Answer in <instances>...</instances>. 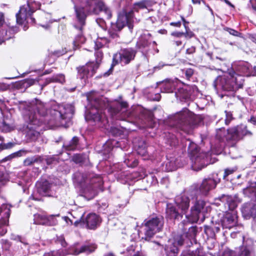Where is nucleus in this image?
<instances>
[{
	"instance_id": "5",
	"label": "nucleus",
	"mask_w": 256,
	"mask_h": 256,
	"mask_svg": "<svg viewBox=\"0 0 256 256\" xmlns=\"http://www.w3.org/2000/svg\"><path fill=\"white\" fill-rule=\"evenodd\" d=\"M76 180L81 185L84 196L88 199L94 198L102 190L103 182L102 177L92 172H78L74 174Z\"/></svg>"
},
{
	"instance_id": "9",
	"label": "nucleus",
	"mask_w": 256,
	"mask_h": 256,
	"mask_svg": "<svg viewBox=\"0 0 256 256\" xmlns=\"http://www.w3.org/2000/svg\"><path fill=\"white\" fill-rule=\"evenodd\" d=\"M244 78L237 74L234 75L231 72L217 77L214 82L216 89H221L226 92H235L243 87Z\"/></svg>"
},
{
	"instance_id": "13",
	"label": "nucleus",
	"mask_w": 256,
	"mask_h": 256,
	"mask_svg": "<svg viewBox=\"0 0 256 256\" xmlns=\"http://www.w3.org/2000/svg\"><path fill=\"white\" fill-rule=\"evenodd\" d=\"M40 4L39 2L34 0H28L26 4L20 8L18 13L16 14V22L19 24H22L26 20L28 22V18L30 22L34 23L35 19L32 17V14L37 9L40 8Z\"/></svg>"
},
{
	"instance_id": "47",
	"label": "nucleus",
	"mask_w": 256,
	"mask_h": 256,
	"mask_svg": "<svg viewBox=\"0 0 256 256\" xmlns=\"http://www.w3.org/2000/svg\"><path fill=\"white\" fill-rule=\"evenodd\" d=\"M95 56L96 62H94V63L96 64H98V66L103 58V53L102 51L100 50L96 49Z\"/></svg>"
},
{
	"instance_id": "31",
	"label": "nucleus",
	"mask_w": 256,
	"mask_h": 256,
	"mask_svg": "<svg viewBox=\"0 0 256 256\" xmlns=\"http://www.w3.org/2000/svg\"><path fill=\"white\" fill-rule=\"evenodd\" d=\"M78 138L77 136H74L69 142H65L63 146L67 151L74 150L78 148Z\"/></svg>"
},
{
	"instance_id": "3",
	"label": "nucleus",
	"mask_w": 256,
	"mask_h": 256,
	"mask_svg": "<svg viewBox=\"0 0 256 256\" xmlns=\"http://www.w3.org/2000/svg\"><path fill=\"white\" fill-rule=\"evenodd\" d=\"M76 13L74 27L82 32L86 24V12L90 14H98L102 12L105 14L106 19H110L112 17V12L102 0H86L85 7L74 6Z\"/></svg>"
},
{
	"instance_id": "14",
	"label": "nucleus",
	"mask_w": 256,
	"mask_h": 256,
	"mask_svg": "<svg viewBox=\"0 0 256 256\" xmlns=\"http://www.w3.org/2000/svg\"><path fill=\"white\" fill-rule=\"evenodd\" d=\"M30 114V112L28 111L24 114V118L25 122L28 123L26 131L28 138L32 140H35L40 134L36 128L43 123V121L37 118L34 119V116L31 118Z\"/></svg>"
},
{
	"instance_id": "10",
	"label": "nucleus",
	"mask_w": 256,
	"mask_h": 256,
	"mask_svg": "<svg viewBox=\"0 0 256 256\" xmlns=\"http://www.w3.org/2000/svg\"><path fill=\"white\" fill-rule=\"evenodd\" d=\"M125 116L128 118H132L142 124V128L152 127L154 115L152 112L140 106H133L126 112Z\"/></svg>"
},
{
	"instance_id": "64",
	"label": "nucleus",
	"mask_w": 256,
	"mask_h": 256,
	"mask_svg": "<svg viewBox=\"0 0 256 256\" xmlns=\"http://www.w3.org/2000/svg\"><path fill=\"white\" fill-rule=\"evenodd\" d=\"M256 76V66H254V68H252V66H250V76Z\"/></svg>"
},
{
	"instance_id": "24",
	"label": "nucleus",
	"mask_w": 256,
	"mask_h": 256,
	"mask_svg": "<svg viewBox=\"0 0 256 256\" xmlns=\"http://www.w3.org/2000/svg\"><path fill=\"white\" fill-rule=\"evenodd\" d=\"M220 222L223 228L230 229L236 225V216L234 214L226 213L221 219Z\"/></svg>"
},
{
	"instance_id": "22",
	"label": "nucleus",
	"mask_w": 256,
	"mask_h": 256,
	"mask_svg": "<svg viewBox=\"0 0 256 256\" xmlns=\"http://www.w3.org/2000/svg\"><path fill=\"white\" fill-rule=\"evenodd\" d=\"M176 206L180 210L182 214H186L190 207V200L185 194L176 196L174 200Z\"/></svg>"
},
{
	"instance_id": "55",
	"label": "nucleus",
	"mask_w": 256,
	"mask_h": 256,
	"mask_svg": "<svg viewBox=\"0 0 256 256\" xmlns=\"http://www.w3.org/2000/svg\"><path fill=\"white\" fill-rule=\"evenodd\" d=\"M120 30L112 29V24L111 27L108 30V32H109L110 36L111 38H115L118 36L117 32H119Z\"/></svg>"
},
{
	"instance_id": "17",
	"label": "nucleus",
	"mask_w": 256,
	"mask_h": 256,
	"mask_svg": "<svg viewBox=\"0 0 256 256\" xmlns=\"http://www.w3.org/2000/svg\"><path fill=\"white\" fill-rule=\"evenodd\" d=\"M98 68V64L94 62H90L85 66H78L76 68L77 78L82 80V83L86 84L88 79L94 75Z\"/></svg>"
},
{
	"instance_id": "51",
	"label": "nucleus",
	"mask_w": 256,
	"mask_h": 256,
	"mask_svg": "<svg viewBox=\"0 0 256 256\" xmlns=\"http://www.w3.org/2000/svg\"><path fill=\"white\" fill-rule=\"evenodd\" d=\"M1 130L2 131L4 132H8L12 130V128L9 124H6L5 122H4L1 126Z\"/></svg>"
},
{
	"instance_id": "63",
	"label": "nucleus",
	"mask_w": 256,
	"mask_h": 256,
	"mask_svg": "<svg viewBox=\"0 0 256 256\" xmlns=\"http://www.w3.org/2000/svg\"><path fill=\"white\" fill-rule=\"evenodd\" d=\"M171 35L176 38H180L183 36L184 32H174L171 34Z\"/></svg>"
},
{
	"instance_id": "37",
	"label": "nucleus",
	"mask_w": 256,
	"mask_h": 256,
	"mask_svg": "<svg viewBox=\"0 0 256 256\" xmlns=\"http://www.w3.org/2000/svg\"><path fill=\"white\" fill-rule=\"evenodd\" d=\"M220 200L222 202L226 200L230 210H233L237 206L236 202L230 196L224 195L220 198Z\"/></svg>"
},
{
	"instance_id": "1",
	"label": "nucleus",
	"mask_w": 256,
	"mask_h": 256,
	"mask_svg": "<svg viewBox=\"0 0 256 256\" xmlns=\"http://www.w3.org/2000/svg\"><path fill=\"white\" fill-rule=\"evenodd\" d=\"M87 100L90 107V118L96 122H103L104 115L101 111L104 108H107L108 112L112 118L116 116L117 118V115L120 112H126L128 107V104L126 101L116 100L112 103H110L108 98L103 96H89Z\"/></svg>"
},
{
	"instance_id": "19",
	"label": "nucleus",
	"mask_w": 256,
	"mask_h": 256,
	"mask_svg": "<svg viewBox=\"0 0 256 256\" xmlns=\"http://www.w3.org/2000/svg\"><path fill=\"white\" fill-rule=\"evenodd\" d=\"M84 213L82 212L80 214L79 217H76L74 216V218H77L74 222V224L77 226L79 223L81 222H85L86 224V227L91 230L96 229L101 222V219L96 214H88L86 218L84 220L82 218L84 216Z\"/></svg>"
},
{
	"instance_id": "32",
	"label": "nucleus",
	"mask_w": 256,
	"mask_h": 256,
	"mask_svg": "<svg viewBox=\"0 0 256 256\" xmlns=\"http://www.w3.org/2000/svg\"><path fill=\"white\" fill-rule=\"evenodd\" d=\"M129 256H146V253L138 246L132 245L127 250Z\"/></svg>"
},
{
	"instance_id": "38",
	"label": "nucleus",
	"mask_w": 256,
	"mask_h": 256,
	"mask_svg": "<svg viewBox=\"0 0 256 256\" xmlns=\"http://www.w3.org/2000/svg\"><path fill=\"white\" fill-rule=\"evenodd\" d=\"M165 142L170 146H175L178 144L176 137L170 133L168 134L165 138Z\"/></svg>"
},
{
	"instance_id": "7",
	"label": "nucleus",
	"mask_w": 256,
	"mask_h": 256,
	"mask_svg": "<svg viewBox=\"0 0 256 256\" xmlns=\"http://www.w3.org/2000/svg\"><path fill=\"white\" fill-rule=\"evenodd\" d=\"M252 134L246 126L240 125L230 128L226 131L224 128H220L216 130V136L220 142H226L228 146H234L244 136Z\"/></svg>"
},
{
	"instance_id": "21",
	"label": "nucleus",
	"mask_w": 256,
	"mask_h": 256,
	"mask_svg": "<svg viewBox=\"0 0 256 256\" xmlns=\"http://www.w3.org/2000/svg\"><path fill=\"white\" fill-rule=\"evenodd\" d=\"M251 64L246 62H238L233 65V70L232 72L235 76L237 74L250 76Z\"/></svg>"
},
{
	"instance_id": "34",
	"label": "nucleus",
	"mask_w": 256,
	"mask_h": 256,
	"mask_svg": "<svg viewBox=\"0 0 256 256\" xmlns=\"http://www.w3.org/2000/svg\"><path fill=\"white\" fill-rule=\"evenodd\" d=\"M175 96L180 100H186L190 98V94L187 90L184 88H178L177 91H175Z\"/></svg>"
},
{
	"instance_id": "33",
	"label": "nucleus",
	"mask_w": 256,
	"mask_h": 256,
	"mask_svg": "<svg viewBox=\"0 0 256 256\" xmlns=\"http://www.w3.org/2000/svg\"><path fill=\"white\" fill-rule=\"evenodd\" d=\"M242 213L246 216L252 217L256 221V204L245 206L242 209Z\"/></svg>"
},
{
	"instance_id": "58",
	"label": "nucleus",
	"mask_w": 256,
	"mask_h": 256,
	"mask_svg": "<svg viewBox=\"0 0 256 256\" xmlns=\"http://www.w3.org/2000/svg\"><path fill=\"white\" fill-rule=\"evenodd\" d=\"M226 118L225 119V123L226 124H228L231 121V120L232 119V114L231 112H226Z\"/></svg>"
},
{
	"instance_id": "43",
	"label": "nucleus",
	"mask_w": 256,
	"mask_h": 256,
	"mask_svg": "<svg viewBox=\"0 0 256 256\" xmlns=\"http://www.w3.org/2000/svg\"><path fill=\"white\" fill-rule=\"evenodd\" d=\"M150 42H148L146 36H142L138 41L136 46L140 48H145L150 45Z\"/></svg>"
},
{
	"instance_id": "40",
	"label": "nucleus",
	"mask_w": 256,
	"mask_h": 256,
	"mask_svg": "<svg viewBox=\"0 0 256 256\" xmlns=\"http://www.w3.org/2000/svg\"><path fill=\"white\" fill-rule=\"evenodd\" d=\"M42 158L39 156H35L26 158L24 161V164L25 166H30L36 162H38L42 161Z\"/></svg>"
},
{
	"instance_id": "42",
	"label": "nucleus",
	"mask_w": 256,
	"mask_h": 256,
	"mask_svg": "<svg viewBox=\"0 0 256 256\" xmlns=\"http://www.w3.org/2000/svg\"><path fill=\"white\" fill-rule=\"evenodd\" d=\"M166 166L168 171H173L180 167V166L178 164V159L172 158L166 164Z\"/></svg>"
},
{
	"instance_id": "23",
	"label": "nucleus",
	"mask_w": 256,
	"mask_h": 256,
	"mask_svg": "<svg viewBox=\"0 0 256 256\" xmlns=\"http://www.w3.org/2000/svg\"><path fill=\"white\" fill-rule=\"evenodd\" d=\"M52 186L48 180L42 179L36 183L37 192L42 196H50Z\"/></svg>"
},
{
	"instance_id": "26",
	"label": "nucleus",
	"mask_w": 256,
	"mask_h": 256,
	"mask_svg": "<svg viewBox=\"0 0 256 256\" xmlns=\"http://www.w3.org/2000/svg\"><path fill=\"white\" fill-rule=\"evenodd\" d=\"M243 244L240 246L238 252V256H256L254 251L250 246L247 245L248 243L252 242L251 239H248L244 241V238L243 237Z\"/></svg>"
},
{
	"instance_id": "56",
	"label": "nucleus",
	"mask_w": 256,
	"mask_h": 256,
	"mask_svg": "<svg viewBox=\"0 0 256 256\" xmlns=\"http://www.w3.org/2000/svg\"><path fill=\"white\" fill-rule=\"evenodd\" d=\"M183 71L187 79H190L194 74V70L192 68H186Z\"/></svg>"
},
{
	"instance_id": "35",
	"label": "nucleus",
	"mask_w": 256,
	"mask_h": 256,
	"mask_svg": "<svg viewBox=\"0 0 256 256\" xmlns=\"http://www.w3.org/2000/svg\"><path fill=\"white\" fill-rule=\"evenodd\" d=\"M124 162L128 167L131 168H134L138 164V160L134 158L132 154H128L126 156Z\"/></svg>"
},
{
	"instance_id": "6",
	"label": "nucleus",
	"mask_w": 256,
	"mask_h": 256,
	"mask_svg": "<svg viewBox=\"0 0 256 256\" xmlns=\"http://www.w3.org/2000/svg\"><path fill=\"white\" fill-rule=\"evenodd\" d=\"M170 124L178 130L189 134L200 120L198 116L187 108L176 114L170 120Z\"/></svg>"
},
{
	"instance_id": "41",
	"label": "nucleus",
	"mask_w": 256,
	"mask_h": 256,
	"mask_svg": "<svg viewBox=\"0 0 256 256\" xmlns=\"http://www.w3.org/2000/svg\"><path fill=\"white\" fill-rule=\"evenodd\" d=\"M27 152H28L26 150H20L19 151H18L17 152H14L8 156H6V158H3L1 160V162H6L8 160H10L14 158L19 157V156H21L24 155H25L27 154Z\"/></svg>"
},
{
	"instance_id": "36",
	"label": "nucleus",
	"mask_w": 256,
	"mask_h": 256,
	"mask_svg": "<svg viewBox=\"0 0 256 256\" xmlns=\"http://www.w3.org/2000/svg\"><path fill=\"white\" fill-rule=\"evenodd\" d=\"M136 150L138 154L142 156H146L148 154L146 144L144 140H141L138 142Z\"/></svg>"
},
{
	"instance_id": "15",
	"label": "nucleus",
	"mask_w": 256,
	"mask_h": 256,
	"mask_svg": "<svg viewBox=\"0 0 256 256\" xmlns=\"http://www.w3.org/2000/svg\"><path fill=\"white\" fill-rule=\"evenodd\" d=\"M180 234L176 235L174 238L170 240L166 245L164 250L166 256H177L178 248V246H182L186 238V234L178 229Z\"/></svg>"
},
{
	"instance_id": "62",
	"label": "nucleus",
	"mask_w": 256,
	"mask_h": 256,
	"mask_svg": "<svg viewBox=\"0 0 256 256\" xmlns=\"http://www.w3.org/2000/svg\"><path fill=\"white\" fill-rule=\"evenodd\" d=\"M146 178H152V184H156L158 182V180L154 176H153L152 174H150L149 176H146Z\"/></svg>"
},
{
	"instance_id": "25",
	"label": "nucleus",
	"mask_w": 256,
	"mask_h": 256,
	"mask_svg": "<svg viewBox=\"0 0 256 256\" xmlns=\"http://www.w3.org/2000/svg\"><path fill=\"white\" fill-rule=\"evenodd\" d=\"M4 17L2 14H0V44L6 40H9L12 36V30L10 28H6L4 24Z\"/></svg>"
},
{
	"instance_id": "12",
	"label": "nucleus",
	"mask_w": 256,
	"mask_h": 256,
	"mask_svg": "<svg viewBox=\"0 0 256 256\" xmlns=\"http://www.w3.org/2000/svg\"><path fill=\"white\" fill-rule=\"evenodd\" d=\"M136 50L132 48H122L120 52L113 56V62L111 68L108 72L104 74V76H108L111 73L113 67L120 63L122 65L129 64L134 60L136 54Z\"/></svg>"
},
{
	"instance_id": "52",
	"label": "nucleus",
	"mask_w": 256,
	"mask_h": 256,
	"mask_svg": "<svg viewBox=\"0 0 256 256\" xmlns=\"http://www.w3.org/2000/svg\"><path fill=\"white\" fill-rule=\"evenodd\" d=\"M224 30L228 32L230 34L234 36H240L241 34L238 31L230 28L226 27L224 28Z\"/></svg>"
},
{
	"instance_id": "54",
	"label": "nucleus",
	"mask_w": 256,
	"mask_h": 256,
	"mask_svg": "<svg viewBox=\"0 0 256 256\" xmlns=\"http://www.w3.org/2000/svg\"><path fill=\"white\" fill-rule=\"evenodd\" d=\"M72 160L76 164H81L84 162L83 156L80 154H75Z\"/></svg>"
},
{
	"instance_id": "20",
	"label": "nucleus",
	"mask_w": 256,
	"mask_h": 256,
	"mask_svg": "<svg viewBox=\"0 0 256 256\" xmlns=\"http://www.w3.org/2000/svg\"><path fill=\"white\" fill-rule=\"evenodd\" d=\"M217 174H213L212 178L203 180L200 187V190L203 194H207L209 191L216 187V184L220 182V178H217Z\"/></svg>"
},
{
	"instance_id": "2",
	"label": "nucleus",
	"mask_w": 256,
	"mask_h": 256,
	"mask_svg": "<svg viewBox=\"0 0 256 256\" xmlns=\"http://www.w3.org/2000/svg\"><path fill=\"white\" fill-rule=\"evenodd\" d=\"M48 106H46L42 101L36 99V104L28 106L23 112V114L29 112L31 118L34 116V119L37 118L44 122L42 117L46 116L48 112L56 120H70L74 113V108L71 104L58 105L54 104L51 108L48 110Z\"/></svg>"
},
{
	"instance_id": "48",
	"label": "nucleus",
	"mask_w": 256,
	"mask_h": 256,
	"mask_svg": "<svg viewBox=\"0 0 256 256\" xmlns=\"http://www.w3.org/2000/svg\"><path fill=\"white\" fill-rule=\"evenodd\" d=\"M204 232L210 238H214L215 236L216 232L214 230L212 226L210 225L204 226Z\"/></svg>"
},
{
	"instance_id": "16",
	"label": "nucleus",
	"mask_w": 256,
	"mask_h": 256,
	"mask_svg": "<svg viewBox=\"0 0 256 256\" xmlns=\"http://www.w3.org/2000/svg\"><path fill=\"white\" fill-rule=\"evenodd\" d=\"M133 18L132 12H127L126 10H123L122 12L119 13L116 22L112 23V28L122 30L124 26L127 25L130 30H132Z\"/></svg>"
},
{
	"instance_id": "27",
	"label": "nucleus",
	"mask_w": 256,
	"mask_h": 256,
	"mask_svg": "<svg viewBox=\"0 0 256 256\" xmlns=\"http://www.w3.org/2000/svg\"><path fill=\"white\" fill-rule=\"evenodd\" d=\"M154 2L151 0H142L138 2H135L132 6V10L130 12H132L134 16V12H139L140 10L146 9L148 7L152 6Z\"/></svg>"
},
{
	"instance_id": "39",
	"label": "nucleus",
	"mask_w": 256,
	"mask_h": 256,
	"mask_svg": "<svg viewBox=\"0 0 256 256\" xmlns=\"http://www.w3.org/2000/svg\"><path fill=\"white\" fill-rule=\"evenodd\" d=\"M34 220L35 224L46 226L47 216L39 214H34Z\"/></svg>"
},
{
	"instance_id": "46",
	"label": "nucleus",
	"mask_w": 256,
	"mask_h": 256,
	"mask_svg": "<svg viewBox=\"0 0 256 256\" xmlns=\"http://www.w3.org/2000/svg\"><path fill=\"white\" fill-rule=\"evenodd\" d=\"M85 42V38L82 34H78L74 40V47L78 46L80 44H84Z\"/></svg>"
},
{
	"instance_id": "61",
	"label": "nucleus",
	"mask_w": 256,
	"mask_h": 256,
	"mask_svg": "<svg viewBox=\"0 0 256 256\" xmlns=\"http://www.w3.org/2000/svg\"><path fill=\"white\" fill-rule=\"evenodd\" d=\"M96 22L102 28H104L106 22L102 18H97L96 20Z\"/></svg>"
},
{
	"instance_id": "4",
	"label": "nucleus",
	"mask_w": 256,
	"mask_h": 256,
	"mask_svg": "<svg viewBox=\"0 0 256 256\" xmlns=\"http://www.w3.org/2000/svg\"><path fill=\"white\" fill-rule=\"evenodd\" d=\"M192 206L190 208V214L186 215L185 218L178 226V228L186 234V236L194 240L197 234V227L192 226V223L197 222L199 220V215L202 212L205 202L196 197L192 198Z\"/></svg>"
},
{
	"instance_id": "44",
	"label": "nucleus",
	"mask_w": 256,
	"mask_h": 256,
	"mask_svg": "<svg viewBox=\"0 0 256 256\" xmlns=\"http://www.w3.org/2000/svg\"><path fill=\"white\" fill-rule=\"evenodd\" d=\"M60 216V214H59L54 215L52 214L48 216L46 220V226H55L57 224L58 220L56 218V217Z\"/></svg>"
},
{
	"instance_id": "8",
	"label": "nucleus",
	"mask_w": 256,
	"mask_h": 256,
	"mask_svg": "<svg viewBox=\"0 0 256 256\" xmlns=\"http://www.w3.org/2000/svg\"><path fill=\"white\" fill-rule=\"evenodd\" d=\"M182 144L188 146V152L192 162V168L199 171L209 164V152H200L198 146L190 139L182 140Z\"/></svg>"
},
{
	"instance_id": "53",
	"label": "nucleus",
	"mask_w": 256,
	"mask_h": 256,
	"mask_svg": "<svg viewBox=\"0 0 256 256\" xmlns=\"http://www.w3.org/2000/svg\"><path fill=\"white\" fill-rule=\"evenodd\" d=\"M14 145V143L10 142L7 144H0V152L2 150L9 149L13 147Z\"/></svg>"
},
{
	"instance_id": "57",
	"label": "nucleus",
	"mask_w": 256,
	"mask_h": 256,
	"mask_svg": "<svg viewBox=\"0 0 256 256\" xmlns=\"http://www.w3.org/2000/svg\"><path fill=\"white\" fill-rule=\"evenodd\" d=\"M186 31L185 32H184L183 36H184L186 39H190L194 36V34L190 30L189 28H186Z\"/></svg>"
},
{
	"instance_id": "30",
	"label": "nucleus",
	"mask_w": 256,
	"mask_h": 256,
	"mask_svg": "<svg viewBox=\"0 0 256 256\" xmlns=\"http://www.w3.org/2000/svg\"><path fill=\"white\" fill-rule=\"evenodd\" d=\"M166 214L167 218L170 219H174L179 220L182 218V214L179 213L178 210H176L175 207L172 205H168L166 210Z\"/></svg>"
},
{
	"instance_id": "11",
	"label": "nucleus",
	"mask_w": 256,
	"mask_h": 256,
	"mask_svg": "<svg viewBox=\"0 0 256 256\" xmlns=\"http://www.w3.org/2000/svg\"><path fill=\"white\" fill-rule=\"evenodd\" d=\"M164 220L160 216H154L146 220L142 226L145 240L149 241L158 232H161L163 228Z\"/></svg>"
},
{
	"instance_id": "49",
	"label": "nucleus",
	"mask_w": 256,
	"mask_h": 256,
	"mask_svg": "<svg viewBox=\"0 0 256 256\" xmlns=\"http://www.w3.org/2000/svg\"><path fill=\"white\" fill-rule=\"evenodd\" d=\"M9 181V176L7 173L0 172V182L2 184H5Z\"/></svg>"
},
{
	"instance_id": "18",
	"label": "nucleus",
	"mask_w": 256,
	"mask_h": 256,
	"mask_svg": "<svg viewBox=\"0 0 256 256\" xmlns=\"http://www.w3.org/2000/svg\"><path fill=\"white\" fill-rule=\"evenodd\" d=\"M96 248V245L94 243L86 242L82 245L76 244L68 250L66 254L74 256L81 253L89 254L94 252Z\"/></svg>"
},
{
	"instance_id": "29",
	"label": "nucleus",
	"mask_w": 256,
	"mask_h": 256,
	"mask_svg": "<svg viewBox=\"0 0 256 256\" xmlns=\"http://www.w3.org/2000/svg\"><path fill=\"white\" fill-rule=\"evenodd\" d=\"M161 84L160 90L162 92H173L177 86V82L168 80L161 82Z\"/></svg>"
},
{
	"instance_id": "59",
	"label": "nucleus",
	"mask_w": 256,
	"mask_h": 256,
	"mask_svg": "<svg viewBox=\"0 0 256 256\" xmlns=\"http://www.w3.org/2000/svg\"><path fill=\"white\" fill-rule=\"evenodd\" d=\"M212 224L210 225L212 226V228L216 232V233L218 232L220 230V226H221V224L217 223L216 222L214 223V221L212 220Z\"/></svg>"
},
{
	"instance_id": "50",
	"label": "nucleus",
	"mask_w": 256,
	"mask_h": 256,
	"mask_svg": "<svg viewBox=\"0 0 256 256\" xmlns=\"http://www.w3.org/2000/svg\"><path fill=\"white\" fill-rule=\"evenodd\" d=\"M44 256H66V252L63 250L45 254Z\"/></svg>"
},
{
	"instance_id": "28",
	"label": "nucleus",
	"mask_w": 256,
	"mask_h": 256,
	"mask_svg": "<svg viewBox=\"0 0 256 256\" xmlns=\"http://www.w3.org/2000/svg\"><path fill=\"white\" fill-rule=\"evenodd\" d=\"M196 238V236L194 237ZM186 238L190 240V244L193 245L192 242H194V246H196V250H184L183 251L180 256H200L201 253L202 251V248L199 246V244H197V242H196L195 238H194V240L190 239L188 238V237H186Z\"/></svg>"
},
{
	"instance_id": "45",
	"label": "nucleus",
	"mask_w": 256,
	"mask_h": 256,
	"mask_svg": "<svg viewBox=\"0 0 256 256\" xmlns=\"http://www.w3.org/2000/svg\"><path fill=\"white\" fill-rule=\"evenodd\" d=\"M52 82H58L64 84L65 82V76L63 74H58L54 76L52 78Z\"/></svg>"
},
{
	"instance_id": "60",
	"label": "nucleus",
	"mask_w": 256,
	"mask_h": 256,
	"mask_svg": "<svg viewBox=\"0 0 256 256\" xmlns=\"http://www.w3.org/2000/svg\"><path fill=\"white\" fill-rule=\"evenodd\" d=\"M222 256H236L235 252L230 250V249H226L223 253Z\"/></svg>"
}]
</instances>
